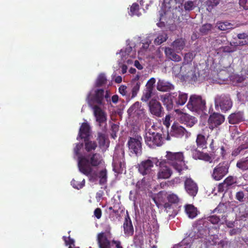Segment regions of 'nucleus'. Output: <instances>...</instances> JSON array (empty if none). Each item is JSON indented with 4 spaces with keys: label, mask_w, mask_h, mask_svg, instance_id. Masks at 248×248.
Instances as JSON below:
<instances>
[{
    "label": "nucleus",
    "mask_w": 248,
    "mask_h": 248,
    "mask_svg": "<svg viewBox=\"0 0 248 248\" xmlns=\"http://www.w3.org/2000/svg\"><path fill=\"white\" fill-rule=\"evenodd\" d=\"M103 161L102 155L97 153H90L85 156H80L78 163L79 171L90 179L94 178L93 176V167L100 166Z\"/></svg>",
    "instance_id": "nucleus-1"
},
{
    "label": "nucleus",
    "mask_w": 248,
    "mask_h": 248,
    "mask_svg": "<svg viewBox=\"0 0 248 248\" xmlns=\"http://www.w3.org/2000/svg\"><path fill=\"white\" fill-rule=\"evenodd\" d=\"M187 99V93L180 91L170 92L161 96V100L168 110H172L174 106H183Z\"/></svg>",
    "instance_id": "nucleus-2"
},
{
    "label": "nucleus",
    "mask_w": 248,
    "mask_h": 248,
    "mask_svg": "<svg viewBox=\"0 0 248 248\" xmlns=\"http://www.w3.org/2000/svg\"><path fill=\"white\" fill-rule=\"evenodd\" d=\"M166 158L167 162L180 174L182 171L188 169L184 160V156L182 152H166Z\"/></svg>",
    "instance_id": "nucleus-3"
},
{
    "label": "nucleus",
    "mask_w": 248,
    "mask_h": 248,
    "mask_svg": "<svg viewBox=\"0 0 248 248\" xmlns=\"http://www.w3.org/2000/svg\"><path fill=\"white\" fill-rule=\"evenodd\" d=\"M189 110L200 112L206 109V101L201 95L192 94L190 96L186 105Z\"/></svg>",
    "instance_id": "nucleus-4"
},
{
    "label": "nucleus",
    "mask_w": 248,
    "mask_h": 248,
    "mask_svg": "<svg viewBox=\"0 0 248 248\" xmlns=\"http://www.w3.org/2000/svg\"><path fill=\"white\" fill-rule=\"evenodd\" d=\"M142 137L136 135L133 137H129L127 145L130 154L139 156L142 154Z\"/></svg>",
    "instance_id": "nucleus-5"
},
{
    "label": "nucleus",
    "mask_w": 248,
    "mask_h": 248,
    "mask_svg": "<svg viewBox=\"0 0 248 248\" xmlns=\"http://www.w3.org/2000/svg\"><path fill=\"white\" fill-rule=\"evenodd\" d=\"M146 144L151 148H155L160 147L164 143V139L162 133L158 132H151L146 134L145 138Z\"/></svg>",
    "instance_id": "nucleus-6"
},
{
    "label": "nucleus",
    "mask_w": 248,
    "mask_h": 248,
    "mask_svg": "<svg viewBox=\"0 0 248 248\" xmlns=\"http://www.w3.org/2000/svg\"><path fill=\"white\" fill-rule=\"evenodd\" d=\"M215 108L219 107L222 112H225L230 110L232 106V102L228 94L217 95L215 98Z\"/></svg>",
    "instance_id": "nucleus-7"
},
{
    "label": "nucleus",
    "mask_w": 248,
    "mask_h": 248,
    "mask_svg": "<svg viewBox=\"0 0 248 248\" xmlns=\"http://www.w3.org/2000/svg\"><path fill=\"white\" fill-rule=\"evenodd\" d=\"M104 93L105 91L102 89L95 90L93 93L90 92L86 99L88 104L91 106L94 104L103 105Z\"/></svg>",
    "instance_id": "nucleus-8"
},
{
    "label": "nucleus",
    "mask_w": 248,
    "mask_h": 248,
    "mask_svg": "<svg viewBox=\"0 0 248 248\" xmlns=\"http://www.w3.org/2000/svg\"><path fill=\"white\" fill-rule=\"evenodd\" d=\"M158 162L156 158L149 157L148 159L142 161L139 164L138 170L142 175L150 174L152 173L154 164Z\"/></svg>",
    "instance_id": "nucleus-9"
},
{
    "label": "nucleus",
    "mask_w": 248,
    "mask_h": 248,
    "mask_svg": "<svg viewBox=\"0 0 248 248\" xmlns=\"http://www.w3.org/2000/svg\"><path fill=\"white\" fill-rule=\"evenodd\" d=\"M111 235L110 229L97 234L96 241L99 248H111V242L109 239L111 237Z\"/></svg>",
    "instance_id": "nucleus-10"
},
{
    "label": "nucleus",
    "mask_w": 248,
    "mask_h": 248,
    "mask_svg": "<svg viewBox=\"0 0 248 248\" xmlns=\"http://www.w3.org/2000/svg\"><path fill=\"white\" fill-rule=\"evenodd\" d=\"M225 121V117L223 115L217 112H214L211 114L208 119L209 128L213 130L218 127Z\"/></svg>",
    "instance_id": "nucleus-11"
},
{
    "label": "nucleus",
    "mask_w": 248,
    "mask_h": 248,
    "mask_svg": "<svg viewBox=\"0 0 248 248\" xmlns=\"http://www.w3.org/2000/svg\"><path fill=\"white\" fill-rule=\"evenodd\" d=\"M184 188L186 192L193 198L196 196L199 190L197 184L190 177L185 178Z\"/></svg>",
    "instance_id": "nucleus-12"
},
{
    "label": "nucleus",
    "mask_w": 248,
    "mask_h": 248,
    "mask_svg": "<svg viewBox=\"0 0 248 248\" xmlns=\"http://www.w3.org/2000/svg\"><path fill=\"white\" fill-rule=\"evenodd\" d=\"M93 110L94 116L95 117L96 122L99 124V125L101 126L102 125L104 124V129H106L107 120V115L106 112L97 105H94L93 107Z\"/></svg>",
    "instance_id": "nucleus-13"
},
{
    "label": "nucleus",
    "mask_w": 248,
    "mask_h": 248,
    "mask_svg": "<svg viewBox=\"0 0 248 248\" xmlns=\"http://www.w3.org/2000/svg\"><path fill=\"white\" fill-rule=\"evenodd\" d=\"M170 135L176 138H182L185 136L186 138L190 136V133L187 131L186 129L178 123L172 124L170 131Z\"/></svg>",
    "instance_id": "nucleus-14"
},
{
    "label": "nucleus",
    "mask_w": 248,
    "mask_h": 248,
    "mask_svg": "<svg viewBox=\"0 0 248 248\" xmlns=\"http://www.w3.org/2000/svg\"><path fill=\"white\" fill-rule=\"evenodd\" d=\"M228 168L227 165L219 163L213 170L212 176L214 179L217 181L221 180L228 173Z\"/></svg>",
    "instance_id": "nucleus-15"
},
{
    "label": "nucleus",
    "mask_w": 248,
    "mask_h": 248,
    "mask_svg": "<svg viewBox=\"0 0 248 248\" xmlns=\"http://www.w3.org/2000/svg\"><path fill=\"white\" fill-rule=\"evenodd\" d=\"M149 109L151 113L157 117H161V115L163 113V108L160 103L157 100L152 99L148 103Z\"/></svg>",
    "instance_id": "nucleus-16"
},
{
    "label": "nucleus",
    "mask_w": 248,
    "mask_h": 248,
    "mask_svg": "<svg viewBox=\"0 0 248 248\" xmlns=\"http://www.w3.org/2000/svg\"><path fill=\"white\" fill-rule=\"evenodd\" d=\"M172 174V170L169 166L163 162L159 163V168L157 175L158 179L169 178Z\"/></svg>",
    "instance_id": "nucleus-17"
},
{
    "label": "nucleus",
    "mask_w": 248,
    "mask_h": 248,
    "mask_svg": "<svg viewBox=\"0 0 248 248\" xmlns=\"http://www.w3.org/2000/svg\"><path fill=\"white\" fill-rule=\"evenodd\" d=\"M123 227L124 233L126 236H130L133 235L134 228L127 211L126 212V216L125 217Z\"/></svg>",
    "instance_id": "nucleus-18"
},
{
    "label": "nucleus",
    "mask_w": 248,
    "mask_h": 248,
    "mask_svg": "<svg viewBox=\"0 0 248 248\" xmlns=\"http://www.w3.org/2000/svg\"><path fill=\"white\" fill-rule=\"evenodd\" d=\"M156 89L160 92H167L173 90L174 86L164 79H159L157 82Z\"/></svg>",
    "instance_id": "nucleus-19"
},
{
    "label": "nucleus",
    "mask_w": 248,
    "mask_h": 248,
    "mask_svg": "<svg viewBox=\"0 0 248 248\" xmlns=\"http://www.w3.org/2000/svg\"><path fill=\"white\" fill-rule=\"evenodd\" d=\"M91 128L87 123L82 124L78 133V137L84 140L89 139L90 136Z\"/></svg>",
    "instance_id": "nucleus-20"
},
{
    "label": "nucleus",
    "mask_w": 248,
    "mask_h": 248,
    "mask_svg": "<svg viewBox=\"0 0 248 248\" xmlns=\"http://www.w3.org/2000/svg\"><path fill=\"white\" fill-rule=\"evenodd\" d=\"M192 155L193 158L195 159L202 160L210 163L212 161L211 157L207 153H204L197 149H195L192 151Z\"/></svg>",
    "instance_id": "nucleus-21"
},
{
    "label": "nucleus",
    "mask_w": 248,
    "mask_h": 248,
    "mask_svg": "<svg viewBox=\"0 0 248 248\" xmlns=\"http://www.w3.org/2000/svg\"><path fill=\"white\" fill-rule=\"evenodd\" d=\"M140 76L137 75L131 81L132 98L136 97L140 90L141 82L139 80Z\"/></svg>",
    "instance_id": "nucleus-22"
},
{
    "label": "nucleus",
    "mask_w": 248,
    "mask_h": 248,
    "mask_svg": "<svg viewBox=\"0 0 248 248\" xmlns=\"http://www.w3.org/2000/svg\"><path fill=\"white\" fill-rule=\"evenodd\" d=\"M243 121V114L240 111L232 113L228 117V121L231 124H236Z\"/></svg>",
    "instance_id": "nucleus-23"
},
{
    "label": "nucleus",
    "mask_w": 248,
    "mask_h": 248,
    "mask_svg": "<svg viewBox=\"0 0 248 248\" xmlns=\"http://www.w3.org/2000/svg\"><path fill=\"white\" fill-rule=\"evenodd\" d=\"M185 212L188 217L190 218H194L196 217L198 215V210L192 204H186L185 206Z\"/></svg>",
    "instance_id": "nucleus-24"
},
{
    "label": "nucleus",
    "mask_w": 248,
    "mask_h": 248,
    "mask_svg": "<svg viewBox=\"0 0 248 248\" xmlns=\"http://www.w3.org/2000/svg\"><path fill=\"white\" fill-rule=\"evenodd\" d=\"M207 138L208 137L206 138L205 136L202 134H198L196 140L197 146L202 149H206Z\"/></svg>",
    "instance_id": "nucleus-25"
},
{
    "label": "nucleus",
    "mask_w": 248,
    "mask_h": 248,
    "mask_svg": "<svg viewBox=\"0 0 248 248\" xmlns=\"http://www.w3.org/2000/svg\"><path fill=\"white\" fill-rule=\"evenodd\" d=\"M85 150L87 153L94 151L97 147V143L94 141L90 140L89 139L84 140Z\"/></svg>",
    "instance_id": "nucleus-26"
},
{
    "label": "nucleus",
    "mask_w": 248,
    "mask_h": 248,
    "mask_svg": "<svg viewBox=\"0 0 248 248\" xmlns=\"http://www.w3.org/2000/svg\"><path fill=\"white\" fill-rule=\"evenodd\" d=\"M165 52L166 54L172 61L178 62L181 60V57L179 55L176 54L172 49L169 47L166 48Z\"/></svg>",
    "instance_id": "nucleus-27"
},
{
    "label": "nucleus",
    "mask_w": 248,
    "mask_h": 248,
    "mask_svg": "<svg viewBox=\"0 0 248 248\" xmlns=\"http://www.w3.org/2000/svg\"><path fill=\"white\" fill-rule=\"evenodd\" d=\"M153 90H152L150 88L148 87L147 88H145L144 91H143V94L141 97V100L142 102H147L149 99L151 98L152 95L153 94Z\"/></svg>",
    "instance_id": "nucleus-28"
},
{
    "label": "nucleus",
    "mask_w": 248,
    "mask_h": 248,
    "mask_svg": "<svg viewBox=\"0 0 248 248\" xmlns=\"http://www.w3.org/2000/svg\"><path fill=\"white\" fill-rule=\"evenodd\" d=\"M237 37L239 39H242V41H239L237 45L235 46H245L248 45V33H241L237 34Z\"/></svg>",
    "instance_id": "nucleus-29"
},
{
    "label": "nucleus",
    "mask_w": 248,
    "mask_h": 248,
    "mask_svg": "<svg viewBox=\"0 0 248 248\" xmlns=\"http://www.w3.org/2000/svg\"><path fill=\"white\" fill-rule=\"evenodd\" d=\"M220 0H207L205 2L206 10L208 12H211L212 10L220 3Z\"/></svg>",
    "instance_id": "nucleus-30"
},
{
    "label": "nucleus",
    "mask_w": 248,
    "mask_h": 248,
    "mask_svg": "<svg viewBox=\"0 0 248 248\" xmlns=\"http://www.w3.org/2000/svg\"><path fill=\"white\" fill-rule=\"evenodd\" d=\"M236 166L243 170H248V156L239 160L237 162Z\"/></svg>",
    "instance_id": "nucleus-31"
},
{
    "label": "nucleus",
    "mask_w": 248,
    "mask_h": 248,
    "mask_svg": "<svg viewBox=\"0 0 248 248\" xmlns=\"http://www.w3.org/2000/svg\"><path fill=\"white\" fill-rule=\"evenodd\" d=\"M98 177L99 178V184L104 185L107 182V170L106 169L101 170L98 173Z\"/></svg>",
    "instance_id": "nucleus-32"
},
{
    "label": "nucleus",
    "mask_w": 248,
    "mask_h": 248,
    "mask_svg": "<svg viewBox=\"0 0 248 248\" xmlns=\"http://www.w3.org/2000/svg\"><path fill=\"white\" fill-rule=\"evenodd\" d=\"M83 143H78L76 144V146L74 148V154L78 157V162L79 161L80 156H85V155H83L80 152L83 148Z\"/></svg>",
    "instance_id": "nucleus-33"
},
{
    "label": "nucleus",
    "mask_w": 248,
    "mask_h": 248,
    "mask_svg": "<svg viewBox=\"0 0 248 248\" xmlns=\"http://www.w3.org/2000/svg\"><path fill=\"white\" fill-rule=\"evenodd\" d=\"M107 78L104 74H100L95 83V86L96 87H100L105 85L107 83Z\"/></svg>",
    "instance_id": "nucleus-34"
},
{
    "label": "nucleus",
    "mask_w": 248,
    "mask_h": 248,
    "mask_svg": "<svg viewBox=\"0 0 248 248\" xmlns=\"http://www.w3.org/2000/svg\"><path fill=\"white\" fill-rule=\"evenodd\" d=\"M172 44L177 50H181L185 46V42L182 38H179L175 40Z\"/></svg>",
    "instance_id": "nucleus-35"
},
{
    "label": "nucleus",
    "mask_w": 248,
    "mask_h": 248,
    "mask_svg": "<svg viewBox=\"0 0 248 248\" xmlns=\"http://www.w3.org/2000/svg\"><path fill=\"white\" fill-rule=\"evenodd\" d=\"M139 9V5L137 3H134L130 7L129 15L131 16L134 15L139 16L140 15Z\"/></svg>",
    "instance_id": "nucleus-36"
},
{
    "label": "nucleus",
    "mask_w": 248,
    "mask_h": 248,
    "mask_svg": "<svg viewBox=\"0 0 248 248\" xmlns=\"http://www.w3.org/2000/svg\"><path fill=\"white\" fill-rule=\"evenodd\" d=\"M167 38V34L165 33H162L159 34L158 36L155 39L154 43L155 45H159L165 42Z\"/></svg>",
    "instance_id": "nucleus-37"
},
{
    "label": "nucleus",
    "mask_w": 248,
    "mask_h": 248,
    "mask_svg": "<svg viewBox=\"0 0 248 248\" xmlns=\"http://www.w3.org/2000/svg\"><path fill=\"white\" fill-rule=\"evenodd\" d=\"M134 243L136 246H141L143 244L144 238L142 233L136 234L134 237Z\"/></svg>",
    "instance_id": "nucleus-38"
},
{
    "label": "nucleus",
    "mask_w": 248,
    "mask_h": 248,
    "mask_svg": "<svg viewBox=\"0 0 248 248\" xmlns=\"http://www.w3.org/2000/svg\"><path fill=\"white\" fill-rule=\"evenodd\" d=\"M120 209V207L119 205H118V207L115 209H113V211H111L109 214L110 218H111L113 220H115L116 219L118 220L120 219V214L119 213V210Z\"/></svg>",
    "instance_id": "nucleus-39"
},
{
    "label": "nucleus",
    "mask_w": 248,
    "mask_h": 248,
    "mask_svg": "<svg viewBox=\"0 0 248 248\" xmlns=\"http://www.w3.org/2000/svg\"><path fill=\"white\" fill-rule=\"evenodd\" d=\"M185 124L190 127H192L197 122V121L194 117L190 116H186L185 118Z\"/></svg>",
    "instance_id": "nucleus-40"
},
{
    "label": "nucleus",
    "mask_w": 248,
    "mask_h": 248,
    "mask_svg": "<svg viewBox=\"0 0 248 248\" xmlns=\"http://www.w3.org/2000/svg\"><path fill=\"white\" fill-rule=\"evenodd\" d=\"M85 180L83 179L81 182L78 181L73 179L71 182V185L76 189H79L82 188L85 185Z\"/></svg>",
    "instance_id": "nucleus-41"
},
{
    "label": "nucleus",
    "mask_w": 248,
    "mask_h": 248,
    "mask_svg": "<svg viewBox=\"0 0 248 248\" xmlns=\"http://www.w3.org/2000/svg\"><path fill=\"white\" fill-rule=\"evenodd\" d=\"M218 28L221 31H226L232 28V25L228 22L217 23Z\"/></svg>",
    "instance_id": "nucleus-42"
},
{
    "label": "nucleus",
    "mask_w": 248,
    "mask_h": 248,
    "mask_svg": "<svg viewBox=\"0 0 248 248\" xmlns=\"http://www.w3.org/2000/svg\"><path fill=\"white\" fill-rule=\"evenodd\" d=\"M168 202L173 203L177 204L179 202V198L178 196L173 193L169 194L167 197Z\"/></svg>",
    "instance_id": "nucleus-43"
},
{
    "label": "nucleus",
    "mask_w": 248,
    "mask_h": 248,
    "mask_svg": "<svg viewBox=\"0 0 248 248\" xmlns=\"http://www.w3.org/2000/svg\"><path fill=\"white\" fill-rule=\"evenodd\" d=\"M140 107V104L139 102H136L128 109V112L138 114Z\"/></svg>",
    "instance_id": "nucleus-44"
},
{
    "label": "nucleus",
    "mask_w": 248,
    "mask_h": 248,
    "mask_svg": "<svg viewBox=\"0 0 248 248\" xmlns=\"http://www.w3.org/2000/svg\"><path fill=\"white\" fill-rule=\"evenodd\" d=\"M212 25L209 23L203 25L200 28V32L203 34H207L212 29Z\"/></svg>",
    "instance_id": "nucleus-45"
},
{
    "label": "nucleus",
    "mask_w": 248,
    "mask_h": 248,
    "mask_svg": "<svg viewBox=\"0 0 248 248\" xmlns=\"http://www.w3.org/2000/svg\"><path fill=\"white\" fill-rule=\"evenodd\" d=\"M97 140L100 146H104L106 144V135L102 133H98Z\"/></svg>",
    "instance_id": "nucleus-46"
},
{
    "label": "nucleus",
    "mask_w": 248,
    "mask_h": 248,
    "mask_svg": "<svg viewBox=\"0 0 248 248\" xmlns=\"http://www.w3.org/2000/svg\"><path fill=\"white\" fill-rule=\"evenodd\" d=\"M119 129V126L118 125L112 124L111 126V137L115 139L117 137L116 134L118 132Z\"/></svg>",
    "instance_id": "nucleus-47"
},
{
    "label": "nucleus",
    "mask_w": 248,
    "mask_h": 248,
    "mask_svg": "<svg viewBox=\"0 0 248 248\" xmlns=\"http://www.w3.org/2000/svg\"><path fill=\"white\" fill-rule=\"evenodd\" d=\"M223 182L226 186L227 188H229L230 186L236 183V181L232 176H229L224 180Z\"/></svg>",
    "instance_id": "nucleus-48"
},
{
    "label": "nucleus",
    "mask_w": 248,
    "mask_h": 248,
    "mask_svg": "<svg viewBox=\"0 0 248 248\" xmlns=\"http://www.w3.org/2000/svg\"><path fill=\"white\" fill-rule=\"evenodd\" d=\"M63 240L64 241L66 245H69L68 248H73L72 246H75V241L70 236H63Z\"/></svg>",
    "instance_id": "nucleus-49"
},
{
    "label": "nucleus",
    "mask_w": 248,
    "mask_h": 248,
    "mask_svg": "<svg viewBox=\"0 0 248 248\" xmlns=\"http://www.w3.org/2000/svg\"><path fill=\"white\" fill-rule=\"evenodd\" d=\"M195 7L194 3L193 1L188 0L185 2L184 4V9L186 11H191Z\"/></svg>",
    "instance_id": "nucleus-50"
},
{
    "label": "nucleus",
    "mask_w": 248,
    "mask_h": 248,
    "mask_svg": "<svg viewBox=\"0 0 248 248\" xmlns=\"http://www.w3.org/2000/svg\"><path fill=\"white\" fill-rule=\"evenodd\" d=\"M207 219L208 221L210 222L213 224H217L220 220L219 217L216 215L209 216Z\"/></svg>",
    "instance_id": "nucleus-51"
},
{
    "label": "nucleus",
    "mask_w": 248,
    "mask_h": 248,
    "mask_svg": "<svg viewBox=\"0 0 248 248\" xmlns=\"http://www.w3.org/2000/svg\"><path fill=\"white\" fill-rule=\"evenodd\" d=\"M220 50L223 52L231 53L235 51L236 49L234 47L226 46L220 47Z\"/></svg>",
    "instance_id": "nucleus-52"
},
{
    "label": "nucleus",
    "mask_w": 248,
    "mask_h": 248,
    "mask_svg": "<svg viewBox=\"0 0 248 248\" xmlns=\"http://www.w3.org/2000/svg\"><path fill=\"white\" fill-rule=\"evenodd\" d=\"M113 170L117 173H120V170L121 168L122 163L121 162H118V163L116 162V161L114 160L113 163Z\"/></svg>",
    "instance_id": "nucleus-53"
},
{
    "label": "nucleus",
    "mask_w": 248,
    "mask_h": 248,
    "mask_svg": "<svg viewBox=\"0 0 248 248\" xmlns=\"http://www.w3.org/2000/svg\"><path fill=\"white\" fill-rule=\"evenodd\" d=\"M173 204L169 202L164 203V208L167 212H171L173 210Z\"/></svg>",
    "instance_id": "nucleus-54"
},
{
    "label": "nucleus",
    "mask_w": 248,
    "mask_h": 248,
    "mask_svg": "<svg viewBox=\"0 0 248 248\" xmlns=\"http://www.w3.org/2000/svg\"><path fill=\"white\" fill-rule=\"evenodd\" d=\"M155 83V79L154 78H152L147 82V83L146 85L145 88H147L148 87H149V88H150V89H151L152 90H153L154 85Z\"/></svg>",
    "instance_id": "nucleus-55"
},
{
    "label": "nucleus",
    "mask_w": 248,
    "mask_h": 248,
    "mask_svg": "<svg viewBox=\"0 0 248 248\" xmlns=\"http://www.w3.org/2000/svg\"><path fill=\"white\" fill-rule=\"evenodd\" d=\"M244 198V194L243 191H238L236 193L235 198L240 202H243Z\"/></svg>",
    "instance_id": "nucleus-56"
},
{
    "label": "nucleus",
    "mask_w": 248,
    "mask_h": 248,
    "mask_svg": "<svg viewBox=\"0 0 248 248\" xmlns=\"http://www.w3.org/2000/svg\"><path fill=\"white\" fill-rule=\"evenodd\" d=\"M224 207V204H219L218 206L213 211L212 213L218 212V213H222L224 212V210L222 208Z\"/></svg>",
    "instance_id": "nucleus-57"
},
{
    "label": "nucleus",
    "mask_w": 248,
    "mask_h": 248,
    "mask_svg": "<svg viewBox=\"0 0 248 248\" xmlns=\"http://www.w3.org/2000/svg\"><path fill=\"white\" fill-rule=\"evenodd\" d=\"M94 215L97 219H100L102 216L101 209L100 208H96L94 211Z\"/></svg>",
    "instance_id": "nucleus-58"
},
{
    "label": "nucleus",
    "mask_w": 248,
    "mask_h": 248,
    "mask_svg": "<svg viewBox=\"0 0 248 248\" xmlns=\"http://www.w3.org/2000/svg\"><path fill=\"white\" fill-rule=\"evenodd\" d=\"M229 244V241L225 239L220 240L217 244V245L221 248H224L227 246Z\"/></svg>",
    "instance_id": "nucleus-59"
},
{
    "label": "nucleus",
    "mask_w": 248,
    "mask_h": 248,
    "mask_svg": "<svg viewBox=\"0 0 248 248\" xmlns=\"http://www.w3.org/2000/svg\"><path fill=\"white\" fill-rule=\"evenodd\" d=\"M193 59V55L192 53H186L184 57V59L188 62H190Z\"/></svg>",
    "instance_id": "nucleus-60"
},
{
    "label": "nucleus",
    "mask_w": 248,
    "mask_h": 248,
    "mask_svg": "<svg viewBox=\"0 0 248 248\" xmlns=\"http://www.w3.org/2000/svg\"><path fill=\"white\" fill-rule=\"evenodd\" d=\"M229 188H227V186L225 185L224 182L220 183L218 185V190L219 192H223L224 191H226Z\"/></svg>",
    "instance_id": "nucleus-61"
},
{
    "label": "nucleus",
    "mask_w": 248,
    "mask_h": 248,
    "mask_svg": "<svg viewBox=\"0 0 248 248\" xmlns=\"http://www.w3.org/2000/svg\"><path fill=\"white\" fill-rule=\"evenodd\" d=\"M244 149V148L242 146L238 147L237 149H235L234 151H233V152H232V155H237Z\"/></svg>",
    "instance_id": "nucleus-62"
},
{
    "label": "nucleus",
    "mask_w": 248,
    "mask_h": 248,
    "mask_svg": "<svg viewBox=\"0 0 248 248\" xmlns=\"http://www.w3.org/2000/svg\"><path fill=\"white\" fill-rule=\"evenodd\" d=\"M126 86L122 85L119 88V92L122 95H125L126 94Z\"/></svg>",
    "instance_id": "nucleus-63"
},
{
    "label": "nucleus",
    "mask_w": 248,
    "mask_h": 248,
    "mask_svg": "<svg viewBox=\"0 0 248 248\" xmlns=\"http://www.w3.org/2000/svg\"><path fill=\"white\" fill-rule=\"evenodd\" d=\"M247 0H239V3L240 6L244 9H248V6L247 5Z\"/></svg>",
    "instance_id": "nucleus-64"
}]
</instances>
